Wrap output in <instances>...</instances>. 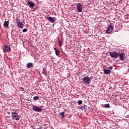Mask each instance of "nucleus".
I'll return each instance as SVG.
<instances>
[{
  "label": "nucleus",
  "instance_id": "obj_7",
  "mask_svg": "<svg viewBox=\"0 0 129 129\" xmlns=\"http://www.w3.org/2000/svg\"><path fill=\"white\" fill-rule=\"evenodd\" d=\"M119 58L120 60V61H123L124 60V58H125L124 56H125V54L124 53H120L118 54Z\"/></svg>",
  "mask_w": 129,
  "mask_h": 129
},
{
  "label": "nucleus",
  "instance_id": "obj_16",
  "mask_svg": "<svg viewBox=\"0 0 129 129\" xmlns=\"http://www.w3.org/2000/svg\"><path fill=\"white\" fill-rule=\"evenodd\" d=\"M65 112H60L59 114V115L61 117V118H63V117H65Z\"/></svg>",
  "mask_w": 129,
  "mask_h": 129
},
{
  "label": "nucleus",
  "instance_id": "obj_1",
  "mask_svg": "<svg viewBox=\"0 0 129 129\" xmlns=\"http://www.w3.org/2000/svg\"><path fill=\"white\" fill-rule=\"evenodd\" d=\"M83 82L84 84H90V83H91V79L89 78L88 76L85 77L83 79Z\"/></svg>",
  "mask_w": 129,
  "mask_h": 129
},
{
  "label": "nucleus",
  "instance_id": "obj_8",
  "mask_svg": "<svg viewBox=\"0 0 129 129\" xmlns=\"http://www.w3.org/2000/svg\"><path fill=\"white\" fill-rule=\"evenodd\" d=\"M11 46L10 45H5L4 52L5 53H6V52H11Z\"/></svg>",
  "mask_w": 129,
  "mask_h": 129
},
{
  "label": "nucleus",
  "instance_id": "obj_22",
  "mask_svg": "<svg viewBox=\"0 0 129 129\" xmlns=\"http://www.w3.org/2000/svg\"><path fill=\"white\" fill-rule=\"evenodd\" d=\"M78 103L79 105H80V104H82V100H80L78 102Z\"/></svg>",
  "mask_w": 129,
  "mask_h": 129
},
{
  "label": "nucleus",
  "instance_id": "obj_18",
  "mask_svg": "<svg viewBox=\"0 0 129 129\" xmlns=\"http://www.w3.org/2000/svg\"><path fill=\"white\" fill-rule=\"evenodd\" d=\"M58 45L61 47V46H62L63 44L62 43V41L60 40V39H58Z\"/></svg>",
  "mask_w": 129,
  "mask_h": 129
},
{
  "label": "nucleus",
  "instance_id": "obj_14",
  "mask_svg": "<svg viewBox=\"0 0 129 129\" xmlns=\"http://www.w3.org/2000/svg\"><path fill=\"white\" fill-rule=\"evenodd\" d=\"M9 21H5L4 23V27H5L6 28H8L9 27Z\"/></svg>",
  "mask_w": 129,
  "mask_h": 129
},
{
  "label": "nucleus",
  "instance_id": "obj_2",
  "mask_svg": "<svg viewBox=\"0 0 129 129\" xmlns=\"http://www.w3.org/2000/svg\"><path fill=\"white\" fill-rule=\"evenodd\" d=\"M11 117L15 120H19V119H20V116L16 112H12Z\"/></svg>",
  "mask_w": 129,
  "mask_h": 129
},
{
  "label": "nucleus",
  "instance_id": "obj_25",
  "mask_svg": "<svg viewBox=\"0 0 129 129\" xmlns=\"http://www.w3.org/2000/svg\"><path fill=\"white\" fill-rule=\"evenodd\" d=\"M16 21H17V22H20V20H19V19H17V20Z\"/></svg>",
  "mask_w": 129,
  "mask_h": 129
},
{
  "label": "nucleus",
  "instance_id": "obj_20",
  "mask_svg": "<svg viewBox=\"0 0 129 129\" xmlns=\"http://www.w3.org/2000/svg\"><path fill=\"white\" fill-rule=\"evenodd\" d=\"M39 97L38 96H35L34 98H33V99L34 100H38V99H39Z\"/></svg>",
  "mask_w": 129,
  "mask_h": 129
},
{
  "label": "nucleus",
  "instance_id": "obj_3",
  "mask_svg": "<svg viewBox=\"0 0 129 129\" xmlns=\"http://www.w3.org/2000/svg\"><path fill=\"white\" fill-rule=\"evenodd\" d=\"M110 56L111 58H115L116 59L118 57V54L116 51H111L109 52Z\"/></svg>",
  "mask_w": 129,
  "mask_h": 129
},
{
  "label": "nucleus",
  "instance_id": "obj_19",
  "mask_svg": "<svg viewBox=\"0 0 129 129\" xmlns=\"http://www.w3.org/2000/svg\"><path fill=\"white\" fill-rule=\"evenodd\" d=\"M104 107H106L107 108H109L110 107L109 104H104Z\"/></svg>",
  "mask_w": 129,
  "mask_h": 129
},
{
  "label": "nucleus",
  "instance_id": "obj_11",
  "mask_svg": "<svg viewBox=\"0 0 129 129\" xmlns=\"http://www.w3.org/2000/svg\"><path fill=\"white\" fill-rule=\"evenodd\" d=\"M47 19L48 20V21H49V22H50V23L55 22V19H54V18H53V17H48Z\"/></svg>",
  "mask_w": 129,
  "mask_h": 129
},
{
  "label": "nucleus",
  "instance_id": "obj_9",
  "mask_svg": "<svg viewBox=\"0 0 129 129\" xmlns=\"http://www.w3.org/2000/svg\"><path fill=\"white\" fill-rule=\"evenodd\" d=\"M82 5L80 3L77 4V9L79 13H81L82 12V8H81Z\"/></svg>",
  "mask_w": 129,
  "mask_h": 129
},
{
  "label": "nucleus",
  "instance_id": "obj_15",
  "mask_svg": "<svg viewBox=\"0 0 129 129\" xmlns=\"http://www.w3.org/2000/svg\"><path fill=\"white\" fill-rule=\"evenodd\" d=\"M27 68H31L33 67V63L32 62H29L27 64Z\"/></svg>",
  "mask_w": 129,
  "mask_h": 129
},
{
  "label": "nucleus",
  "instance_id": "obj_10",
  "mask_svg": "<svg viewBox=\"0 0 129 129\" xmlns=\"http://www.w3.org/2000/svg\"><path fill=\"white\" fill-rule=\"evenodd\" d=\"M27 5L30 7V8L33 9L35 7V3L31 2H27Z\"/></svg>",
  "mask_w": 129,
  "mask_h": 129
},
{
  "label": "nucleus",
  "instance_id": "obj_24",
  "mask_svg": "<svg viewBox=\"0 0 129 129\" xmlns=\"http://www.w3.org/2000/svg\"><path fill=\"white\" fill-rule=\"evenodd\" d=\"M20 89H21V91H25V89L23 87H21L20 88Z\"/></svg>",
  "mask_w": 129,
  "mask_h": 129
},
{
  "label": "nucleus",
  "instance_id": "obj_6",
  "mask_svg": "<svg viewBox=\"0 0 129 129\" xmlns=\"http://www.w3.org/2000/svg\"><path fill=\"white\" fill-rule=\"evenodd\" d=\"M32 109L34 111H36V112H42V108L38 107L37 106H33Z\"/></svg>",
  "mask_w": 129,
  "mask_h": 129
},
{
  "label": "nucleus",
  "instance_id": "obj_26",
  "mask_svg": "<svg viewBox=\"0 0 129 129\" xmlns=\"http://www.w3.org/2000/svg\"><path fill=\"white\" fill-rule=\"evenodd\" d=\"M38 129H47V128H42L41 127H39Z\"/></svg>",
  "mask_w": 129,
  "mask_h": 129
},
{
  "label": "nucleus",
  "instance_id": "obj_12",
  "mask_svg": "<svg viewBox=\"0 0 129 129\" xmlns=\"http://www.w3.org/2000/svg\"><path fill=\"white\" fill-rule=\"evenodd\" d=\"M111 71L108 69L104 70V73L106 75H108V74H110Z\"/></svg>",
  "mask_w": 129,
  "mask_h": 129
},
{
  "label": "nucleus",
  "instance_id": "obj_17",
  "mask_svg": "<svg viewBox=\"0 0 129 129\" xmlns=\"http://www.w3.org/2000/svg\"><path fill=\"white\" fill-rule=\"evenodd\" d=\"M87 108V106L86 105H84L83 106L80 107V109L82 110H85Z\"/></svg>",
  "mask_w": 129,
  "mask_h": 129
},
{
  "label": "nucleus",
  "instance_id": "obj_4",
  "mask_svg": "<svg viewBox=\"0 0 129 129\" xmlns=\"http://www.w3.org/2000/svg\"><path fill=\"white\" fill-rule=\"evenodd\" d=\"M112 31H113V27L111 26V24H110L107 27V29L106 31V34H111Z\"/></svg>",
  "mask_w": 129,
  "mask_h": 129
},
{
  "label": "nucleus",
  "instance_id": "obj_13",
  "mask_svg": "<svg viewBox=\"0 0 129 129\" xmlns=\"http://www.w3.org/2000/svg\"><path fill=\"white\" fill-rule=\"evenodd\" d=\"M54 50H55L56 56H59V55H60V51L58 50L56 48H54Z\"/></svg>",
  "mask_w": 129,
  "mask_h": 129
},
{
  "label": "nucleus",
  "instance_id": "obj_23",
  "mask_svg": "<svg viewBox=\"0 0 129 129\" xmlns=\"http://www.w3.org/2000/svg\"><path fill=\"white\" fill-rule=\"evenodd\" d=\"M107 69H109V70H110V71H111V70H112V69H113V68H112V67L111 66V67H108Z\"/></svg>",
  "mask_w": 129,
  "mask_h": 129
},
{
  "label": "nucleus",
  "instance_id": "obj_5",
  "mask_svg": "<svg viewBox=\"0 0 129 129\" xmlns=\"http://www.w3.org/2000/svg\"><path fill=\"white\" fill-rule=\"evenodd\" d=\"M16 23L18 25V28L20 29H23V28H24V25H25V21H23L22 22L16 21Z\"/></svg>",
  "mask_w": 129,
  "mask_h": 129
},
{
  "label": "nucleus",
  "instance_id": "obj_21",
  "mask_svg": "<svg viewBox=\"0 0 129 129\" xmlns=\"http://www.w3.org/2000/svg\"><path fill=\"white\" fill-rule=\"evenodd\" d=\"M22 32H23V33H26V32H28V29H26V28H25V29H24L22 30Z\"/></svg>",
  "mask_w": 129,
  "mask_h": 129
}]
</instances>
